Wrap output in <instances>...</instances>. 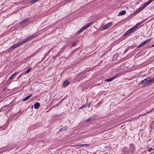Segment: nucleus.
Wrapping results in <instances>:
<instances>
[{
  "label": "nucleus",
  "instance_id": "23",
  "mask_svg": "<svg viewBox=\"0 0 154 154\" xmlns=\"http://www.w3.org/2000/svg\"><path fill=\"white\" fill-rule=\"evenodd\" d=\"M31 70V68H29L25 72V73L26 74L28 73Z\"/></svg>",
  "mask_w": 154,
  "mask_h": 154
},
{
  "label": "nucleus",
  "instance_id": "14",
  "mask_svg": "<svg viewBox=\"0 0 154 154\" xmlns=\"http://www.w3.org/2000/svg\"><path fill=\"white\" fill-rule=\"evenodd\" d=\"M40 105V104L38 102H36L34 104V107L36 109H37L39 107Z\"/></svg>",
  "mask_w": 154,
  "mask_h": 154
},
{
  "label": "nucleus",
  "instance_id": "17",
  "mask_svg": "<svg viewBox=\"0 0 154 154\" xmlns=\"http://www.w3.org/2000/svg\"><path fill=\"white\" fill-rule=\"evenodd\" d=\"M38 35V34L36 33L34 34L32 36H30L29 37L27 38H35L36 37V35Z\"/></svg>",
  "mask_w": 154,
  "mask_h": 154
},
{
  "label": "nucleus",
  "instance_id": "9",
  "mask_svg": "<svg viewBox=\"0 0 154 154\" xmlns=\"http://www.w3.org/2000/svg\"><path fill=\"white\" fill-rule=\"evenodd\" d=\"M150 39H147L146 40H145V41H144L143 42H142V43H141L140 45H139L138 47H140L142 46H143V45H144L146 43L148 42L149 41Z\"/></svg>",
  "mask_w": 154,
  "mask_h": 154
},
{
  "label": "nucleus",
  "instance_id": "25",
  "mask_svg": "<svg viewBox=\"0 0 154 154\" xmlns=\"http://www.w3.org/2000/svg\"><path fill=\"white\" fill-rule=\"evenodd\" d=\"M92 120V118H90L89 119H87L86 120V121L87 122H89L91 121Z\"/></svg>",
  "mask_w": 154,
  "mask_h": 154
},
{
  "label": "nucleus",
  "instance_id": "26",
  "mask_svg": "<svg viewBox=\"0 0 154 154\" xmlns=\"http://www.w3.org/2000/svg\"><path fill=\"white\" fill-rule=\"evenodd\" d=\"M77 44V42H73L71 45L73 46H75L76 45V44Z\"/></svg>",
  "mask_w": 154,
  "mask_h": 154
},
{
  "label": "nucleus",
  "instance_id": "7",
  "mask_svg": "<svg viewBox=\"0 0 154 154\" xmlns=\"http://www.w3.org/2000/svg\"><path fill=\"white\" fill-rule=\"evenodd\" d=\"M118 76V75L116 74V75H115V76H114L112 78H109V79H107L105 80V81H106L107 82H109L111 81L112 80H113L115 78H116Z\"/></svg>",
  "mask_w": 154,
  "mask_h": 154
},
{
  "label": "nucleus",
  "instance_id": "30",
  "mask_svg": "<svg viewBox=\"0 0 154 154\" xmlns=\"http://www.w3.org/2000/svg\"><path fill=\"white\" fill-rule=\"evenodd\" d=\"M138 13V12L137 10H136L135 11V12H134V15H136V14H137Z\"/></svg>",
  "mask_w": 154,
  "mask_h": 154
},
{
  "label": "nucleus",
  "instance_id": "11",
  "mask_svg": "<svg viewBox=\"0 0 154 154\" xmlns=\"http://www.w3.org/2000/svg\"><path fill=\"white\" fill-rule=\"evenodd\" d=\"M69 82L68 81L66 80L63 82L62 84V85L63 87H65L66 86L68 85L69 84Z\"/></svg>",
  "mask_w": 154,
  "mask_h": 154
},
{
  "label": "nucleus",
  "instance_id": "29",
  "mask_svg": "<svg viewBox=\"0 0 154 154\" xmlns=\"http://www.w3.org/2000/svg\"><path fill=\"white\" fill-rule=\"evenodd\" d=\"M152 150H154V149H152V148H151L148 150V151L149 152H150Z\"/></svg>",
  "mask_w": 154,
  "mask_h": 154
},
{
  "label": "nucleus",
  "instance_id": "1",
  "mask_svg": "<svg viewBox=\"0 0 154 154\" xmlns=\"http://www.w3.org/2000/svg\"><path fill=\"white\" fill-rule=\"evenodd\" d=\"M154 0H149L146 3L142 4L140 7L137 10V11L138 13L140 12L142 10L144 9L147 6L152 2Z\"/></svg>",
  "mask_w": 154,
  "mask_h": 154
},
{
  "label": "nucleus",
  "instance_id": "15",
  "mask_svg": "<svg viewBox=\"0 0 154 154\" xmlns=\"http://www.w3.org/2000/svg\"><path fill=\"white\" fill-rule=\"evenodd\" d=\"M28 39H25L23 40V41H21L20 43H18V44L19 45V46H20L21 45H23L24 43H25L26 42Z\"/></svg>",
  "mask_w": 154,
  "mask_h": 154
},
{
  "label": "nucleus",
  "instance_id": "16",
  "mask_svg": "<svg viewBox=\"0 0 154 154\" xmlns=\"http://www.w3.org/2000/svg\"><path fill=\"white\" fill-rule=\"evenodd\" d=\"M126 13V12L125 11L122 10L119 13L118 15H122L125 14Z\"/></svg>",
  "mask_w": 154,
  "mask_h": 154
},
{
  "label": "nucleus",
  "instance_id": "5",
  "mask_svg": "<svg viewBox=\"0 0 154 154\" xmlns=\"http://www.w3.org/2000/svg\"><path fill=\"white\" fill-rule=\"evenodd\" d=\"M93 22H91L89 23H87L85 24L84 26L83 27V28L85 29L88 28L90 25H92L93 24Z\"/></svg>",
  "mask_w": 154,
  "mask_h": 154
},
{
  "label": "nucleus",
  "instance_id": "35",
  "mask_svg": "<svg viewBox=\"0 0 154 154\" xmlns=\"http://www.w3.org/2000/svg\"><path fill=\"white\" fill-rule=\"evenodd\" d=\"M82 108H81V107H80L79 108V109H82Z\"/></svg>",
  "mask_w": 154,
  "mask_h": 154
},
{
  "label": "nucleus",
  "instance_id": "2",
  "mask_svg": "<svg viewBox=\"0 0 154 154\" xmlns=\"http://www.w3.org/2000/svg\"><path fill=\"white\" fill-rule=\"evenodd\" d=\"M19 45L18 44V43L14 44L7 50L2 52V54H3L4 53H5V54H7L8 52H10L14 49L19 47Z\"/></svg>",
  "mask_w": 154,
  "mask_h": 154
},
{
  "label": "nucleus",
  "instance_id": "36",
  "mask_svg": "<svg viewBox=\"0 0 154 154\" xmlns=\"http://www.w3.org/2000/svg\"><path fill=\"white\" fill-rule=\"evenodd\" d=\"M69 0H68L66 2V3H67L68 2V1H69Z\"/></svg>",
  "mask_w": 154,
  "mask_h": 154
},
{
  "label": "nucleus",
  "instance_id": "10",
  "mask_svg": "<svg viewBox=\"0 0 154 154\" xmlns=\"http://www.w3.org/2000/svg\"><path fill=\"white\" fill-rule=\"evenodd\" d=\"M129 150L132 152L134 151V146L133 144H131L130 145V149Z\"/></svg>",
  "mask_w": 154,
  "mask_h": 154
},
{
  "label": "nucleus",
  "instance_id": "28",
  "mask_svg": "<svg viewBox=\"0 0 154 154\" xmlns=\"http://www.w3.org/2000/svg\"><path fill=\"white\" fill-rule=\"evenodd\" d=\"M91 103H88L87 104V106L88 108H89L91 105Z\"/></svg>",
  "mask_w": 154,
  "mask_h": 154
},
{
  "label": "nucleus",
  "instance_id": "18",
  "mask_svg": "<svg viewBox=\"0 0 154 154\" xmlns=\"http://www.w3.org/2000/svg\"><path fill=\"white\" fill-rule=\"evenodd\" d=\"M29 18H27L25 19H24L23 20L21 21V23H23L26 22H28L29 21Z\"/></svg>",
  "mask_w": 154,
  "mask_h": 154
},
{
  "label": "nucleus",
  "instance_id": "21",
  "mask_svg": "<svg viewBox=\"0 0 154 154\" xmlns=\"http://www.w3.org/2000/svg\"><path fill=\"white\" fill-rule=\"evenodd\" d=\"M88 145H89L88 144H81L77 145L76 146H81V147H83L85 146H87Z\"/></svg>",
  "mask_w": 154,
  "mask_h": 154
},
{
  "label": "nucleus",
  "instance_id": "20",
  "mask_svg": "<svg viewBox=\"0 0 154 154\" xmlns=\"http://www.w3.org/2000/svg\"><path fill=\"white\" fill-rule=\"evenodd\" d=\"M67 128H68V127L66 126H65V127H63V128H60V129L59 131H65L66 129H67Z\"/></svg>",
  "mask_w": 154,
  "mask_h": 154
},
{
  "label": "nucleus",
  "instance_id": "13",
  "mask_svg": "<svg viewBox=\"0 0 154 154\" xmlns=\"http://www.w3.org/2000/svg\"><path fill=\"white\" fill-rule=\"evenodd\" d=\"M142 23H143L142 22L138 23L135 26L133 27L132 28L134 29V30H135V29H136L138 26H140L141 24Z\"/></svg>",
  "mask_w": 154,
  "mask_h": 154
},
{
  "label": "nucleus",
  "instance_id": "19",
  "mask_svg": "<svg viewBox=\"0 0 154 154\" xmlns=\"http://www.w3.org/2000/svg\"><path fill=\"white\" fill-rule=\"evenodd\" d=\"M32 94H30L28 96L26 97V98L23 100V101H26L28 100L32 96Z\"/></svg>",
  "mask_w": 154,
  "mask_h": 154
},
{
  "label": "nucleus",
  "instance_id": "4",
  "mask_svg": "<svg viewBox=\"0 0 154 154\" xmlns=\"http://www.w3.org/2000/svg\"><path fill=\"white\" fill-rule=\"evenodd\" d=\"M112 26V22H110L106 25H105V26L103 27V30L106 29H107L110 26Z\"/></svg>",
  "mask_w": 154,
  "mask_h": 154
},
{
  "label": "nucleus",
  "instance_id": "33",
  "mask_svg": "<svg viewBox=\"0 0 154 154\" xmlns=\"http://www.w3.org/2000/svg\"><path fill=\"white\" fill-rule=\"evenodd\" d=\"M152 79V80L153 81V82H154V77Z\"/></svg>",
  "mask_w": 154,
  "mask_h": 154
},
{
  "label": "nucleus",
  "instance_id": "34",
  "mask_svg": "<svg viewBox=\"0 0 154 154\" xmlns=\"http://www.w3.org/2000/svg\"><path fill=\"white\" fill-rule=\"evenodd\" d=\"M153 110V109H151L150 111L149 112H151L152 110Z\"/></svg>",
  "mask_w": 154,
  "mask_h": 154
},
{
  "label": "nucleus",
  "instance_id": "8",
  "mask_svg": "<svg viewBox=\"0 0 154 154\" xmlns=\"http://www.w3.org/2000/svg\"><path fill=\"white\" fill-rule=\"evenodd\" d=\"M76 78L77 80L78 81H79V80H82V74H77L76 75Z\"/></svg>",
  "mask_w": 154,
  "mask_h": 154
},
{
  "label": "nucleus",
  "instance_id": "32",
  "mask_svg": "<svg viewBox=\"0 0 154 154\" xmlns=\"http://www.w3.org/2000/svg\"><path fill=\"white\" fill-rule=\"evenodd\" d=\"M154 47V44L151 46V47Z\"/></svg>",
  "mask_w": 154,
  "mask_h": 154
},
{
  "label": "nucleus",
  "instance_id": "12",
  "mask_svg": "<svg viewBox=\"0 0 154 154\" xmlns=\"http://www.w3.org/2000/svg\"><path fill=\"white\" fill-rule=\"evenodd\" d=\"M19 73V72L14 73L12 75H11V76L9 77V79H10V80L11 79L15 77L16 76L17 74Z\"/></svg>",
  "mask_w": 154,
  "mask_h": 154
},
{
  "label": "nucleus",
  "instance_id": "24",
  "mask_svg": "<svg viewBox=\"0 0 154 154\" xmlns=\"http://www.w3.org/2000/svg\"><path fill=\"white\" fill-rule=\"evenodd\" d=\"M118 56V54H116L114 55L113 58L114 59H116Z\"/></svg>",
  "mask_w": 154,
  "mask_h": 154
},
{
  "label": "nucleus",
  "instance_id": "6",
  "mask_svg": "<svg viewBox=\"0 0 154 154\" xmlns=\"http://www.w3.org/2000/svg\"><path fill=\"white\" fill-rule=\"evenodd\" d=\"M134 30L132 28V27L129 30H128V31H127L124 34V36H125L128 35L129 34L131 33L132 31H134Z\"/></svg>",
  "mask_w": 154,
  "mask_h": 154
},
{
  "label": "nucleus",
  "instance_id": "22",
  "mask_svg": "<svg viewBox=\"0 0 154 154\" xmlns=\"http://www.w3.org/2000/svg\"><path fill=\"white\" fill-rule=\"evenodd\" d=\"M85 29L83 28L82 27L81 29L77 33L78 34H79L82 31H83Z\"/></svg>",
  "mask_w": 154,
  "mask_h": 154
},
{
  "label": "nucleus",
  "instance_id": "27",
  "mask_svg": "<svg viewBox=\"0 0 154 154\" xmlns=\"http://www.w3.org/2000/svg\"><path fill=\"white\" fill-rule=\"evenodd\" d=\"M87 105L86 104H84L81 107V108H84Z\"/></svg>",
  "mask_w": 154,
  "mask_h": 154
},
{
  "label": "nucleus",
  "instance_id": "31",
  "mask_svg": "<svg viewBox=\"0 0 154 154\" xmlns=\"http://www.w3.org/2000/svg\"><path fill=\"white\" fill-rule=\"evenodd\" d=\"M76 80H77V79H76V77H75L74 78V79L73 80V82H75L76 81Z\"/></svg>",
  "mask_w": 154,
  "mask_h": 154
},
{
  "label": "nucleus",
  "instance_id": "3",
  "mask_svg": "<svg viewBox=\"0 0 154 154\" xmlns=\"http://www.w3.org/2000/svg\"><path fill=\"white\" fill-rule=\"evenodd\" d=\"M152 82H154L152 80V79H150L149 78H147L142 81L141 83L142 84H149Z\"/></svg>",
  "mask_w": 154,
  "mask_h": 154
}]
</instances>
